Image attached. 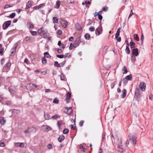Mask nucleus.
Here are the masks:
<instances>
[{"label":"nucleus","instance_id":"nucleus-22","mask_svg":"<svg viewBox=\"0 0 153 153\" xmlns=\"http://www.w3.org/2000/svg\"><path fill=\"white\" fill-rule=\"evenodd\" d=\"M27 25L29 26V28L30 29H33V25L30 22H28L27 23Z\"/></svg>","mask_w":153,"mask_h":153},{"label":"nucleus","instance_id":"nucleus-11","mask_svg":"<svg viewBox=\"0 0 153 153\" xmlns=\"http://www.w3.org/2000/svg\"><path fill=\"white\" fill-rule=\"evenodd\" d=\"M50 113L49 112H47L46 113H45V112H44V115L45 120H48L51 118L50 115Z\"/></svg>","mask_w":153,"mask_h":153},{"label":"nucleus","instance_id":"nucleus-51","mask_svg":"<svg viewBox=\"0 0 153 153\" xmlns=\"http://www.w3.org/2000/svg\"><path fill=\"white\" fill-rule=\"evenodd\" d=\"M123 83L124 84V85H126L128 81L127 80H126L125 78H124L123 79Z\"/></svg>","mask_w":153,"mask_h":153},{"label":"nucleus","instance_id":"nucleus-12","mask_svg":"<svg viewBox=\"0 0 153 153\" xmlns=\"http://www.w3.org/2000/svg\"><path fill=\"white\" fill-rule=\"evenodd\" d=\"M6 120L3 117H0V123L2 125H4L6 123Z\"/></svg>","mask_w":153,"mask_h":153},{"label":"nucleus","instance_id":"nucleus-31","mask_svg":"<svg viewBox=\"0 0 153 153\" xmlns=\"http://www.w3.org/2000/svg\"><path fill=\"white\" fill-rule=\"evenodd\" d=\"M108 9V8L107 7H104L102 8L101 10L99 11V12H102L103 11H106Z\"/></svg>","mask_w":153,"mask_h":153},{"label":"nucleus","instance_id":"nucleus-3","mask_svg":"<svg viewBox=\"0 0 153 153\" xmlns=\"http://www.w3.org/2000/svg\"><path fill=\"white\" fill-rule=\"evenodd\" d=\"M11 21L8 20L5 22L2 25L3 28L4 30L7 29L10 25Z\"/></svg>","mask_w":153,"mask_h":153},{"label":"nucleus","instance_id":"nucleus-29","mask_svg":"<svg viewBox=\"0 0 153 153\" xmlns=\"http://www.w3.org/2000/svg\"><path fill=\"white\" fill-rule=\"evenodd\" d=\"M125 51L127 54H129L130 53V50L128 46H126L125 49Z\"/></svg>","mask_w":153,"mask_h":153},{"label":"nucleus","instance_id":"nucleus-19","mask_svg":"<svg viewBox=\"0 0 153 153\" xmlns=\"http://www.w3.org/2000/svg\"><path fill=\"white\" fill-rule=\"evenodd\" d=\"M120 29H121L119 27L118 28V29H117V32L116 35H115V38H118V36L120 35Z\"/></svg>","mask_w":153,"mask_h":153},{"label":"nucleus","instance_id":"nucleus-44","mask_svg":"<svg viewBox=\"0 0 153 153\" xmlns=\"http://www.w3.org/2000/svg\"><path fill=\"white\" fill-rule=\"evenodd\" d=\"M30 32L31 34L33 36L35 35L37 33L36 31H33V30H30Z\"/></svg>","mask_w":153,"mask_h":153},{"label":"nucleus","instance_id":"nucleus-6","mask_svg":"<svg viewBox=\"0 0 153 153\" xmlns=\"http://www.w3.org/2000/svg\"><path fill=\"white\" fill-rule=\"evenodd\" d=\"M139 86L142 91H144L146 89V84L144 82L140 83Z\"/></svg>","mask_w":153,"mask_h":153},{"label":"nucleus","instance_id":"nucleus-53","mask_svg":"<svg viewBox=\"0 0 153 153\" xmlns=\"http://www.w3.org/2000/svg\"><path fill=\"white\" fill-rule=\"evenodd\" d=\"M56 56L57 57H58V58H60V59L63 58L64 57L63 55H57Z\"/></svg>","mask_w":153,"mask_h":153},{"label":"nucleus","instance_id":"nucleus-38","mask_svg":"<svg viewBox=\"0 0 153 153\" xmlns=\"http://www.w3.org/2000/svg\"><path fill=\"white\" fill-rule=\"evenodd\" d=\"M11 66V63L10 62H8L6 65V68H7V69L9 68Z\"/></svg>","mask_w":153,"mask_h":153},{"label":"nucleus","instance_id":"nucleus-61","mask_svg":"<svg viewBox=\"0 0 153 153\" xmlns=\"http://www.w3.org/2000/svg\"><path fill=\"white\" fill-rule=\"evenodd\" d=\"M80 42H81L83 45L85 44V42L83 39H80Z\"/></svg>","mask_w":153,"mask_h":153},{"label":"nucleus","instance_id":"nucleus-14","mask_svg":"<svg viewBox=\"0 0 153 153\" xmlns=\"http://www.w3.org/2000/svg\"><path fill=\"white\" fill-rule=\"evenodd\" d=\"M71 97V94L70 92H68L66 95V101L68 102L70 101V99Z\"/></svg>","mask_w":153,"mask_h":153},{"label":"nucleus","instance_id":"nucleus-58","mask_svg":"<svg viewBox=\"0 0 153 153\" xmlns=\"http://www.w3.org/2000/svg\"><path fill=\"white\" fill-rule=\"evenodd\" d=\"M4 62H5L4 59H2L1 60V64L2 65H3L4 64Z\"/></svg>","mask_w":153,"mask_h":153},{"label":"nucleus","instance_id":"nucleus-46","mask_svg":"<svg viewBox=\"0 0 153 153\" xmlns=\"http://www.w3.org/2000/svg\"><path fill=\"white\" fill-rule=\"evenodd\" d=\"M56 4L57 5L58 8H59V7L60 5V2L59 1H57L56 3Z\"/></svg>","mask_w":153,"mask_h":153},{"label":"nucleus","instance_id":"nucleus-34","mask_svg":"<svg viewBox=\"0 0 153 153\" xmlns=\"http://www.w3.org/2000/svg\"><path fill=\"white\" fill-rule=\"evenodd\" d=\"M134 37L135 40L137 41H139V38L138 37V36L137 34H135L134 35Z\"/></svg>","mask_w":153,"mask_h":153},{"label":"nucleus","instance_id":"nucleus-8","mask_svg":"<svg viewBox=\"0 0 153 153\" xmlns=\"http://www.w3.org/2000/svg\"><path fill=\"white\" fill-rule=\"evenodd\" d=\"M132 54L133 55H134L135 56H137L138 55V49L137 48H134L132 50Z\"/></svg>","mask_w":153,"mask_h":153},{"label":"nucleus","instance_id":"nucleus-16","mask_svg":"<svg viewBox=\"0 0 153 153\" xmlns=\"http://www.w3.org/2000/svg\"><path fill=\"white\" fill-rule=\"evenodd\" d=\"M123 94L121 95L122 98H124L125 97L126 94V89H123L122 91Z\"/></svg>","mask_w":153,"mask_h":153},{"label":"nucleus","instance_id":"nucleus-30","mask_svg":"<svg viewBox=\"0 0 153 153\" xmlns=\"http://www.w3.org/2000/svg\"><path fill=\"white\" fill-rule=\"evenodd\" d=\"M53 22L54 23H58V19L56 17H54L53 18Z\"/></svg>","mask_w":153,"mask_h":153},{"label":"nucleus","instance_id":"nucleus-45","mask_svg":"<svg viewBox=\"0 0 153 153\" xmlns=\"http://www.w3.org/2000/svg\"><path fill=\"white\" fill-rule=\"evenodd\" d=\"M131 61L132 62H134L136 60V58L135 57V56H134V55H132L131 57Z\"/></svg>","mask_w":153,"mask_h":153},{"label":"nucleus","instance_id":"nucleus-55","mask_svg":"<svg viewBox=\"0 0 153 153\" xmlns=\"http://www.w3.org/2000/svg\"><path fill=\"white\" fill-rule=\"evenodd\" d=\"M44 38L45 39H47L49 40H50L51 39V37H48L47 36H44Z\"/></svg>","mask_w":153,"mask_h":153},{"label":"nucleus","instance_id":"nucleus-13","mask_svg":"<svg viewBox=\"0 0 153 153\" xmlns=\"http://www.w3.org/2000/svg\"><path fill=\"white\" fill-rule=\"evenodd\" d=\"M65 138V136L63 135L60 136L58 138V140L59 142H61Z\"/></svg>","mask_w":153,"mask_h":153},{"label":"nucleus","instance_id":"nucleus-60","mask_svg":"<svg viewBox=\"0 0 153 153\" xmlns=\"http://www.w3.org/2000/svg\"><path fill=\"white\" fill-rule=\"evenodd\" d=\"M70 126H71V128L73 130H75L76 129V126L75 125L74 126L71 125H70Z\"/></svg>","mask_w":153,"mask_h":153},{"label":"nucleus","instance_id":"nucleus-42","mask_svg":"<svg viewBox=\"0 0 153 153\" xmlns=\"http://www.w3.org/2000/svg\"><path fill=\"white\" fill-rule=\"evenodd\" d=\"M123 70H124V72L123 73L124 74H126L127 73V71L126 68V67L125 66L123 67Z\"/></svg>","mask_w":153,"mask_h":153},{"label":"nucleus","instance_id":"nucleus-36","mask_svg":"<svg viewBox=\"0 0 153 153\" xmlns=\"http://www.w3.org/2000/svg\"><path fill=\"white\" fill-rule=\"evenodd\" d=\"M76 27L77 28V29L79 30H80L81 29V27L80 26L79 24H76Z\"/></svg>","mask_w":153,"mask_h":153},{"label":"nucleus","instance_id":"nucleus-41","mask_svg":"<svg viewBox=\"0 0 153 153\" xmlns=\"http://www.w3.org/2000/svg\"><path fill=\"white\" fill-rule=\"evenodd\" d=\"M54 65L55 66L57 67H59L60 66L59 64L58 63V62L57 61H56L55 62Z\"/></svg>","mask_w":153,"mask_h":153},{"label":"nucleus","instance_id":"nucleus-32","mask_svg":"<svg viewBox=\"0 0 153 153\" xmlns=\"http://www.w3.org/2000/svg\"><path fill=\"white\" fill-rule=\"evenodd\" d=\"M59 117L60 116L59 115L56 114L54 115V116H52L51 117V118L53 120H55Z\"/></svg>","mask_w":153,"mask_h":153},{"label":"nucleus","instance_id":"nucleus-47","mask_svg":"<svg viewBox=\"0 0 153 153\" xmlns=\"http://www.w3.org/2000/svg\"><path fill=\"white\" fill-rule=\"evenodd\" d=\"M84 123V121L83 120H81L80 121L79 123V125L81 127H82L83 126V123Z\"/></svg>","mask_w":153,"mask_h":153},{"label":"nucleus","instance_id":"nucleus-37","mask_svg":"<svg viewBox=\"0 0 153 153\" xmlns=\"http://www.w3.org/2000/svg\"><path fill=\"white\" fill-rule=\"evenodd\" d=\"M69 132V130L68 128H65L63 131V132L64 134H67Z\"/></svg>","mask_w":153,"mask_h":153},{"label":"nucleus","instance_id":"nucleus-48","mask_svg":"<svg viewBox=\"0 0 153 153\" xmlns=\"http://www.w3.org/2000/svg\"><path fill=\"white\" fill-rule=\"evenodd\" d=\"M4 143L2 141H0V146L4 147Z\"/></svg>","mask_w":153,"mask_h":153},{"label":"nucleus","instance_id":"nucleus-52","mask_svg":"<svg viewBox=\"0 0 153 153\" xmlns=\"http://www.w3.org/2000/svg\"><path fill=\"white\" fill-rule=\"evenodd\" d=\"M129 140H126V142L125 143V146H126V147H127L129 145Z\"/></svg>","mask_w":153,"mask_h":153},{"label":"nucleus","instance_id":"nucleus-49","mask_svg":"<svg viewBox=\"0 0 153 153\" xmlns=\"http://www.w3.org/2000/svg\"><path fill=\"white\" fill-rule=\"evenodd\" d=\"M79 148L80 149H82V151H83V152H85V149L83 146L80 145Z\"/></svg>","mask_w":153,"mask_h":153},{"label":"nucleus","instance_id":"nucleus-4","mask_svg":"<svg viewBox=\"0 0 153 153\" xmlns=\"http://www.w3.org/2000/svg\"><path fill=\"white\" fill-rule=\"evenodd\" d=\"M80 37L77 38L74 42L73 45V47L75 48H76V47L79 46L80 43Z\"/></svg>","mask_w":153,"mask_h":153},{"label":"nucleus","instance_id":"nucleus-59","mask_svg":"<svg viewBox=\"0 0 153 153\" xmlns=\"http://www.w3.org/2000/svg\"><path fill=\"white\" fill-rule=\"evenodd\" d=\"M11 7L10 5V4H6L5 5V6L4 7V9L8 8L9 7Z\"/></svg>","mask_w":153,"mask_h":153},{"label":"nucleus","instance_id":"nucleus-21","mask_svg":"<svg viewBox=\"0 0 153 153\" xmlns=\"http://www.w3.org/2000/svg\"><path fill=\"white\" fill-rule=\"evenodd\" d=\"M42 63L43 64H45L47 63L46 59L45 58V57L44 56L42 58Z\"/></svg>","mask_w":153,"mask_h":153},{"label":"nucleus","instance_id":"nucleus-7","mask_svg":"<svg viewBox=\"0 0 153 153\" xmlns=\"http://www.w3.org/2000/svg\"><path fill=\"white\" fill-rule=\"evenodd\" d=\"M131 140V143L134 146H135L136 143V137L134 136H132L130 138Z\"/></svg>","mask_w":153,"mask_h":153},{"label":"nucleus","instance_id":"nucleus-23","mask_svg":"<svg viewBox=\"0 0 153 153\" xmlns=\"http://www.w3.org/2000/svg\"><path fill=\"white\" fill-rule=\"evenodd\" d=\"M44 57H46V58H50L51 56L49 55L48 52H45L44 53Z\"/></svg>","mask_w":153,"mask_h":153},{"label":"nucleus","instance_id":"nucleus-33","mask_svg":"<svg viewBox=\"0 0 153 153\" xmlns=\"http://www.w3.org/2000/svg\"><path fill=\"white\" fill-rule=\"evenodd\" d=\"M43 127L47 131H48L51 129V128L48 126H43Z\"/></svg>","mask_w":153,"mask_h":153},{"label":"nucleus","instance_id":"nucleus-17","mask_svg":"<svg viewBox=\"0 0 153 153\" xmlns=\"http://www.w3.org/2000/svg\"><path fill=\"white\" fill-rule=\"evenodd\" d=\"M31 6V3L30 1H28L26 4V6L25 8L26 9H27L30 8Z\"/></svg>","mask_w":153,"mask_h":153},{"label":"nucleus","instance_id":"nucleus-62","mask_svg":"<svg viewBox=\"0 0 153 153\" xmlns=\"http://www.w3.org/2000/svg\"><path fill=\"white\" fill-rule=\"evenodd\" d=\"M133 14V12H132V9L131 11L130 15H129V16L128 18H129V17H130L132 16Z\"/></svg>","mask_w":153,"mask_h":153},{"label":"nucleus","instance_id":"nucleus-40","mask_svg":"<svg viewBox=\"0 0 153 153\" xmlns=\"http://www.w3.org/2000/svg\"><path fill=\"white\" fill-rule=\"evenodd\" d=\"M141 40V43L143 44V42L144 39V37L143 36V33H141V37L140 38Z\"/></svg>","mask_w":153,"mask_h":153},{"label":"nucleus","instance_id":"nucleus-39","mask_svg":"<svg viewBox=\"0 0 153 153\" xmlns=\"http://www.w3.org/2000/svg\"><path fill=\"white\" fill-rule=\"evenodd\" d=\"M140 89L137 88L135 89V94H137L138 93V94H140Z\"/></svg>","mask_w":153,"mask_h":153},{"label":"nucleus","instance_id":"nucleus-1","mask_svg":"<svg viewBox=\"0 0 153 153\" xmlns=\"http://www.w3.org/2000/svg\"><path fill=\"white\" fill-rule=\"evenodd\" d=\"M118 143V149L119 151L120 152H123L122 146H123V143L121 139L119 140L118 137L116 136L114 138V142H113L114 145H115L117 143Z\"/></svg>","mask_w":153,"mask_h":153},{"label":"nucleus","instance_id":"nucleus-26","mask_svg":"<svg viewBox=\"0 0 153 153\" xmlns=\"http://www.w3.org/2000/svg\"><path fill=\"white\" fill-rule=\"evenodd\" d=\"M85 38L86 39L88 40L90 39V35L88 33H86L85 35Z\"/></svg>","mask_w":153,"mask_h":153},{"label":"nucleus","instance_id":"nucleus-56","mask_svg":"<svg viewBox=\"0 0 153 153\" xmlns=\"http://www.w3.org/2000/svg\"><path fill=\"white\" fill-rule=\"evenodd\" d=\"M52 147V145L51 144H48L47 146V148L48 149H51Z\"/></svg>","mask_w":153,"mask_h":153},{"label":"nucleus","instance_id":"nucleus-63","mask_svg":"<svg viewBox=\"0 0 153 153\" xmlns=\"http://www.w3.org/2000/svg\"><path fill=\"white\" fill-rule=\"evenodd\" d=\"M72 46H73V44H72V43H71L70 44V47H69V49L70 50H71L72 49Z\"/></svg>","mask_w":153,"mask_h":153},{"label":"nucleus","instance_id":"nucleus-54","mask_svg":"<svg viewBox=\"0 0 153 153\" xmlns=\"http://www.w3.org/2000/svg\"><path fill=\"white\" fill-rule=\"evenodd\" d=\"M53 103H55L56 104H57L59 102V100H58L56 99V98L55 99L53 100Z\"/></svg>","mask_w":153,"mask_h":153},{"label":"nucleus","instance_id":"nucleus-43","mask_svg":"<svg viewBox=\"0 0 153 153\" xmlns=\"http://www.w3.org/2000/svg\"><path fill=\"white\" fill-rule=\"evenodd\" d=\"M95 28L93 27H91L89 29V30L91 32L94 31L95 30Z\"/></svg>","mask_w":153,"mask_h":153},{"label":"nucleus","instance_id":"nucleus-10","mask_svg":"<svg viewBox=\"0 0 153 153\" xmlns=\"http://www.w3.org/2000/svg\"><path fill=\"white\" fill-rule=\"evenodd\" d=\"M65 112L68 114H70L72 112L71 108H65Z\"/></svg>","mask_w":153,"mask_h":153},{"label":"nucleus","instance_id":"nucleus-64","mask_svg":"<svg viewBox=\"0 0 153 153\" xmlns=\"http://www.w3.org/2000/svg\"><path fill=\"white\" fill-rule=\"evenodd\" d=\"M115 82H116L115 81L114 82H113L111 84V86L112 88H113L115 86Z\"/></svg>","mask_w":153,"mask_h":153},{"label":"nucleus","instance_id":"nucleus-28","mask_svg":"<svg viewBox=\"0 0 153 153\" xmlns=\"http://www.w3.org/2000/svg\"><path fill=\"white\" fill-rule=\"evenodd\" d=\"M60 79L61 80H65V75L63 73H62L60 75Z\"/></svg>","mask_w":153,"mask_h":153},{"label":"nucleus","instance_id":"nucleus-5","mask_svg":"<svg viewBox=\"0 0 153 153\" xmlns=\"http://www.w3.org/2000/svg\"><path fill=\"white\" fill-rule=\"evenodd\" d=\"M68 22L65 20L61 19L60 21V23L62 27L66 28L68 25Z\"/></svg>","mask_w":153,"mask_h":153},{"label":"nucleus","instance_id":"nucleus-25","mask_svg":"<svg viewBox=\"0 0 153 153\" xmlns=\"http://www.w3.org/2000/svg\"><path fill=\"white\" fill-rule=\"evenodd\" d=\"M14 89H13V86H11L9 88V91L11 93L13 94V92H14Z\"/></svg>","mask_w":153,"mask_h":153},{"label":"nucleus","instance_id":"nucleus-57","mask_svg":"<svg viewBox=\"0 0 153 153\" xmlns=\"http://www.w3.org/2000/svg\"><path fill=\"white\" fill-rule=\"evenodd\" d=\"M57 33L59 35H60L62 34V30H58L57 31Z\"/></svg>","mask_w":153,"mask_h":153},{"label":"nucleus","instance_id":"nucleus-27","mask_svg":"<svg viewBox=\"0 0 153 153\" xmlns=\"http://www.w3.org/2000/svg\"><path fill=\"white\" fill-rule=\"evenodd\" d=\"M132 76L131 74H130L128 76H126L125 79L127 80H131L132 79Z\"/></svg>","mask_w":153,"mask_h":153},{"label":"nucleus","instance_id":"nucleus-35","mask_svg":"<svg viewBox=\"0 0 153 153\" xmlns=\"http://www.w3.org/2000/svg\"><path fill=\"white\" fill-rule=\"evenodd\" d=\"M16 16V13H12L10 15L8 16V17H10L11 18H14Z\"/></svg>","mask_w":153,"mask_h":153},{"label":"nucleus","instance_id":"nucleus-15","mask_svg":"<svg viewBox=\"0 0 153 153\" xmlns=\"http://www.w3.org/2000/svg\"><path fill=\"white\" fill-rule=\"evenodd\" d=\"M101 29L100 28H97L95 30V34L96 35H99L101 34Z\"/></svg>","mask_w":153,"mask_h":153},{"label":"nucleus","instance_id":"nucleus-24","mask_svg":"<svg viewBox=\"0 0 153 153\" xmlns=\"http://www.w3.org/2000/svg\"><path fill=\"white\" fill-rule=\"evenodd\" d=\"M16 49V46L13 47L11 49V54H13L15 52Z\"/></svg>","mask_w":153,"mask_h":153},{"label":"nucleus","instance_id":"nucleus-9","mask_svg":"<svg viewBox=\"0 0 153 153\" xmlns=\"http://www.w3.org/2000/svg\"><path fill=\"white\" fill-rule=\"evenodd\" d=\"M14 146L15 147H20L22 148H23L24 147V143H14Z\"/></svg>","mask_w":153,"mask_h":153},{"label":"nucleus","instance_id":"nucleus-18","mask_svg":"<svg viewBox=\"0 0 153 153\" xmlns=\"http://www.w3.org/2000/svg\"><path fill=\"white\" fill-rule=\"evenodd\" d=\"M140 94H135L134 98L135 100H137V101H139L140 99Z\"/></svg>","mask_w":153,"mask_h":153},{"label":"nucleus","instance_id":"nucleus-50","mask_svg":"<svg viewBox=\"0 0 153 153\" xmlns=\"http://www.w3.org/2000/svg\"><path fill=\"white\" fill-rule=\"evenodd\" d=\"M62 120L58 121L57 123V125L59 127L60 125L62 124Z\"/></svg>","mask_w":153,"mask_h":153},{"label":"nucleus","instance_id":"nucleus-20","mask_svg":"<svg viewBox=\"0 0 153 153\" xmlns=\"http://www.w3.org/2000/svg\"><path fill=\"white\" fill-rule=\"evenodd\" d=\"M130 44L131 48H135V44L133 42L132 40L130 42Z\"/></svg>","mask_w":153,"mask_h":153},{"label":"nucleus","instance_id":"nucleus-2","mask_svg":"<svg viewBox=\"0 0 153 153\" xmlns=\"http://www.w3.org/2000/svg\"><path fill=\"white\" fill-rule=\"evenodd\" d=\"M48 31L46 30L42 27L39 29L38 31V33L41 36H44L47 33Z\"/></svg>","mask_w":153,"mask_h":153}]
</instances>
